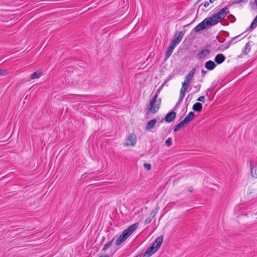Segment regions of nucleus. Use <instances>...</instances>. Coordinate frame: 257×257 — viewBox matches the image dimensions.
Masks as SVG:
<instances>
[{
	"mask_svg": "<svg viewBox=\"0 0 257 257\" xmlns=\"http://www.w3.org/2000/svg\"><path fill=\"white\" fill-rule=\"evenodd\" d=\"M138 226V223H135L123 230L115 240V244L117 246L120 245L137 228Z\"/></svg>",
	"mask_w": 257,
	"mask_h": 257,
	"instance_id": "nucleus-1",
	"label": "nucleus"
},
{
	"mask_svg": "<svg viewBox=\"0 0 257 257\" xmlns=\"http://www.w3.org/2000/svg\"><path fill=\"white\" fill-rule=\"evenodd\" d=\"M157 97L158 95L156 93L150 101L147 107L149 111L151 112L152 113H155L160 108L161 99L160 98L157 99Z\"/></svg>",
	"mask_w": 257,
	"mask_h": 257,
	"instance_id": "nucleus-2",
	"label": "nucleus"
},
{
	"mask_svg": "<svg viewBox=\"0 0 257 257\" xmlns=\"http://www.w3.org/2000/svg\"><path fill=\"white\" fill-rule=\"evenodd\" d=\"M183 36V31L176 32L171 40L170 44L176 47L181 42Z\"/></svg>",
	"mask_w": 257,
	"mask_h": 257,
	"instance_id": "nucleus-3",
	"label": "nucleus"
},
{
	"mask_svg": "<svg viewBox=\"0 0 257 257\" xmlns=\"http://www.w3.org/2000/svg\"><path fill=\"white\" fill-rule=\"evenodd\" d=\"M205 21L208 27L214 26L221 21L220 19L215 14L212 16L205 19Z\"/></svg>",
	"mask_w": 257,
	"mask_h": 257,
	"instance_id": "nucleus-4",
	"label": "nucleus"
},
{
	"mask_svg": "<svg viewBox=\"0 0 257 257\" xmlns=\"http://www.w3.org/2000/svg\"><path fill=\"white\" fill-rule=\"evenodd\" d=\"M137 142V137L135 134H130L126 140V142L124 143V146L125 147L135 146Z\"/></svg>",
	"mask_w": 257,
	"mask_h": 257,
	"instance_id": "nucleus-5",
	"label": "nucleus"
},
{
	"mask_svg": "<svg viewBox=\"0 0 257 257\" xmlns=\"http://www.w3.org/2000/svg\"><path fill=\"white\" fill-rule=\"evenodd\" d=\"M228 13V9L227 7H224V8L220 10L217 13L215 14L220 19V21H221Z\"/></svg>",
	"mask_w": 257,
	"mask_h": 257,
	"instance_id": "nucleus-6",
	"label": "nucleus"
},
{
	"mask_svg": "<svg viewBox=\"0 0 257 257\" xmlns=\"http://www.w3.org/2000/svg\"><path fill=\"white\" fill-rule=\"evenodd\" d=\"M208 28L206 23L205 22V19L198 24L193 30L195 32H198L200 31L203 30Z\"/></svg>",
	"mask_w": 257,
	"mask_h": 257,
	"instance_id": "nucleus-7",
	"label": "nucleus"
},
{
	"mask_svg": "<svg viewBox=\"0 0 257 257\" xmlns=\"http://www.w3.org/2000/svg\"><path fill=\"white\" fill-rule=\"evenodd\" d=\"M250 173L252 177L257 178V168L255 167L254 161L250 160L249 162Z\"/></svg>",
	"mask_w": 257,
	"mask_h": 257,
	"instance_id": "nucleus-8",
	"label": "nucleus"
},
{
	"mask_svg": "<svg viewBox=\"0 0 257 257\" xmlns=\"http://www.w3.org/2000/svg\"><path fill=\"white\" fill-rule=\"evenodd\" d=\"M189 84H187V83H182V86L180 90V95H179V101H182L185 96V92Z\"/></svg>",
	"mask_w": 257,
	"mask_h": 257,
	"instance_id": "nucleus-9",
	"label": "nucleus"
},
{
	"mask_svg": "<svg viewBox=\"0 0 257 257\" xmlns=\"http://www.w3.org/2000/svg\"><path fill=\"white\" fill-rule=\"evenodd\" d=\"M195 114L193 111H190L184 118V119L182 120L183 123L186 124L189 123L191 122L194 118Z\"/></svg>",
	"mask_w": 257,
	"mask_h": 257,
	"instance_id": "nucleus-10",
	"label": "nucleus"
},
{
	"mask_svg": "<svg viewBox=\"0 0 257 257\" xmlns=\"http://www.w3.org/2000/svg\"><path fill=\"white\" fill-rule=\"evenodd\" d=\"M196 72V69H192L190 72L187 75V76L185 78V80L183 82L187 83V84H189L191 79H192L194 74Z\"/></svg>",
	"mask_w": 257,
	"mask_h": 257,
	"instance_id": "nucleus-11",
	"label": "nucleus"
},
{
	"mask_svg": "<svg viewBox=\"0 0 257 257\" xmlns=\"http://www.w3.org/2000/svg\"><path fill=\"white\" fill-rule=\"evenodd\" d=\"M176 115V113L174 111L169 112L166 115L165 120L167 122H171L175 119Z\"/></svg>",
	"mask_w": 257,
	"mask_h": 257,
	"instance_id": "nucleus-12",
	"label": "nucleus"
},
{
	"mask_svg": "<svg viewBox=\"0 0 257 257\" xmlns=\"http://www.w3.org/2000/svg\"><path fill=\"white\" fill-rule=\"evenodd\" d=\"M157 251L154 246H151L143 254V257H150Z\"/></svg>",
	"mask_w": 257,
	"mask_h": 257,
	"instance_id": "nucleus-13",
	"label": "nucleus"
},
{
	"mask_svg": "<svg viewBox=\"0 0 257 257\" xmlns=\"http://www.w3.org/2000/svg\"><path fill=\"white\" fill-rule=\"evenodd\" d=\"M210 54V51L208 49H204L201 50L200 52H198L197 54L196 57L197 58L201 60L204 57H206Z\"/></svg>",
	"mask_w": 257,
	"mask_h": 257,
	"instance_id": "nucleus-14",
	"label": "nucleus"
},
{
	"mask_svg": "<svg viewBox=\"0 0 257 257\" xmlns=\"http://www.w3.org/2000/svg\"><path fill=\"white\" fill-rule=\"evenodd\" d=\"M163 237L162 236L158 237L151 246H154L155 249L158 250L163 242Z\"/></svg>",
	"mask_w": 257,
	"mask_h": 257,
	"instance_id": "nucleus-15",
	"label": "nucleus"
},
{
	"mask_svg": "<svg viewBox=\"0 0 257 257\" xmlns=\"http://www.w3.org/2000/svg\"><path fill=\"white\" fill-rule=\"evenodd\" d=\"M225 60V57L222 54H217L214 58V61L218 65L222 63Z\"/></svg>",
	"mask_w": 257,
	"mask_h": 257,
	"instance_id": "nucleus-16",
	"label": "nucleus"
},
{
	"mask_svg": "<svg viewBox=\"0 0 257 257\" xmlns=\"http://www.w3.org/2000/svg\"><path fill=\"white\" fill-rule=\"evenodd\" d=\"M251 49V46L249 42L246 44L245 48L242 50L241 54L238 56L239 58H242L243 56L248 54Z\"/></svg>",
	"mask_w": 257,
	"mask_h": 257,
	"instance_id": "nucleus-17",
	"label": "nucleus"
},
{
	"mask_svg": "<svg viewBox=\"0 0 257 257\" xmlns=\"http://www.w3.org/2000/svg\"><path fill=\"white\" fill-rule=\"evenodd\" d=\"M216 66V65L215 62L211 60L207 61L205 63V68L209 71L213 70L215 68Z\"/></svg>",
	"mask_w": 257,
	"mask_h": 257,
	"instance_id": "nucleus-18",
	"label": "nucleus"
},
{
	"mask_svg": "<svg viewBox=\"0 0 257 257\" xmlns=\"http://www.w3.org/2000/svg\"><path fill=\"white\" fill-rule=\"evenodd\" d=\"M175 48V46L170 44V45H169V47H168L167 50L165 53V57H166V59L169 58L170 57V56L171 55V54L173 51V50Z\"/></svg>",
	"mask_w": 257,
	"mask_h": 257,
	"instance_id": "nucleus-19",
	"label": "nucleus"
},
{
	"mask_svg": "<svg viewBox=\"0 0 257 257\" xmlns=\"http://www.w3.org/2000/svg\"><path fill=\"white\" fill-rule=\"evenodd\" d=\"M156 123V120L155 119H153L149 121L147 123L146 129L150 130L154 128L155 124Z\"/></svg>",
	"mask_w": 257,
	"mask_h": 257,
	"instance_id": "nucleus-20",
	"label": "nucleus"
},
{
	"mask_svg": "<svg viewBox=\"0 0 257 257\" xmlns=\"http://www.w3.org/2000/svg\"><path fill=\"white\" fill-rule=\"evenodd\" d=\"M192 109L196 112H200L202 109V105L200 102H196L193 105Z\"/></svg>",
	"mask_w": 257,
	"mask_h": 257,
	"instance_id": "nucleus-21",
	"label": "nucleus"
},
{
	"mask_svg": "<svg viewBox=\"0 0 257 257\" xmlns=\"http://www.w3.org/2000/svg\"><path fill=\"white\" fill-rule=\"evenodd\" d=\"M240 35H238L237 36L234 37L232 38L230 41H227L226 42L224 45H222L221 46V47H223L224 49H227L228 48L229 46L231 45L233 41H234L235 39H236L237 37H238Z\"/></svg>",
	"mask_w": 257,
	"mask_h": 257,
	"instance_id": "nucleus-22",
	"label": "nucleus"
},
{
	"mask_svg": "<svg viewBox=\"0 0 257 257\" xmlns=\"http://www.w3.org/2000/svg\"><path fill=\"white\" fill-rule=\"evenodd\" d=\"M42 74V71L41 70H38L36 71L34 73L31 74V78L32 79H34L36 78H38L40 77Z\"/></svg>",
	"mask_w": 257,
	"mask_h": 257,
	"instance_id": "nucleus-23",
	"label": "nucleus"
},
{
	"mask_svg": "<svg viewBox=\"0 0 257 257\" xmlns=\"http://www.w3.org/2000/svg\"><path fill=\"white\" fill-rule=\"evenodd\" d=\"M184 125L185 124L183 123V122L181 121L178 124L175 125L174 127V132H177L180 130L182 127H183Z\"/></svg>",
	"mask_w": 257,
	"mask_h": 257,
	"instance_id": "nucleus-24",
	"label": "nucleus"
},
{
	"mask_svg": "<svg viewBox=\"0 0 257 257\" xmlns=\"http://www.w3.org/2000/svg\"><path fill=\"white\" fill-rule=\"evenodd\" d=\"M113 239H111L110 241H108L107 243L103 245L102 251H105L112 244L113 241Z\"/></svg>",
	"mask_w": 257,
	"mask_h": 257,
	"instance_id": "nucleus-25",
	"label": "nucleus"
},
{
	"mask_svg": "<svg viewBox=\"0 0 257 257\" xmlns=\"http://www.w3.org/2000/svg\"><path fill=\"white\" fill-rule=\"evenodd\" d=\"M159 207H156L150 213V216L151 217H152V218H153L156 214H157V213L158 212V211H159Z\"/></svg>",
	"mask_w": 257,
	"mask_h": 257,
	"instance_id": "nucleus-26",
	"label": "nucleus"
},
{
	"mask_svg": "<svg viewBox=\"0 0 257 257\" xmlns=\"http://www.w3.org/2000/svg\"><path fill=\"white\" fill-rule=\"evenodd\" d=\"M213 2H214V1H209V2L206 1L204 3L201 4L199 6V8H201L202 7L206 8L210 5V4H212Z\"/></svg>",
	"mask_w": 257,
	"mask_h": 257,
	"instance_id": "nucleus-27",
	"label": "nucleus"
},
{
	"mask_svg": "<svg viewBox=\"0 0 257 257\" xmlns=\"http://www.w3.org/2000/svg\"><path fill=\"white\" fill-rule=\"evenodd\" d=\"M250 6L252 8V9L255 10L257 9V1H250Z\"/></svg>",
	"mask_w": 257,
	"mask_h": 257,
	"instance_id": "nucleus-28",
	"label": "nucleus"
},
{
	"mask_svg": "<svg viewBox=\"0 0 257 257\" xmlns=\"http://www.w3.org/2000/svg\"><path fill=\"white\" fill-rule=\"evenodd\" d=\"M172 145V139L171 138H168L165 142L166 146L169 147Z\"/></svg>",
	"mask_w": 257,
	"mask_h": 257,
	"instance_id": "nucleus-29",
	"label": "nucleus"
},
{
	"mask_svg": "<svg viewBox=\"0 0 257 257\" xmlns=\"http://www.w3.org/2000/svg\"><path fill=\"white\" fill-rule=\"evenodd\" d=\"M8 70L4 69L0 70V76H5L8 74Z\"/></svg>",
	"mask_w": 257,
	"mask_h": 257,
	"instance_id": "nucleus-30",
	"label": "nucleus"
},
{
	"mask_svg": "<svg viewBox=\"0 0 257 257\" xmlns=\"http://www.w3.org/2000/svg\"><path fill=\"white\" fill-rule=\"evenodd\" d=\"M152 219L153 218L150 216L148 217L144 221L145 224H148L150 223L152 221Z\"/></svg>",
	"mask_w": 257,
	"mask_h": 257,
	"instance_id": "nucleus-31",
	"label": "nucleus"
},
{
	"mask_svg": "<svg viewBox=\"0 0 257 257\" xmlns=\"http://www.w3.org/2000/svg\"><path fill=\"white\" fill-rule=\"evenodd\" d=\"M144 167L145 168L147 169L148 170H150L151 168V166L150 164L144 163Z\"/></svg>",
	"mask_w": 257,
	"mask_h": 257,
	"instance_id": "nucleus-32",
	"label": "nucleus"
},
{
	"mask_svg": "<svg viewBox=\"0 0 257 257\" xmlns=\"http://www.w3.org/2000/svg\"><path fill=\"white\" fill-rule=\"evenodd\" d=\"M197 101L204 102L205 101V97L204 96H201L199 97L197 99Z\"/></svg>",
	"mask_w": 257,
	"mask_h": 257,
	"instance_id": "nucleus-33",
	"label": "nucleus"
},
{
	"mask_svg": "<svg viewBox=\"0 0 257 257\" xmlns=\"http://www.w3.org/2000/svg\"><path fill=\"white\" fill-rule=\"evenodd\" d=\"M201 75L202 76H204L206 73H207V71L206 70H204L203 69H202L201 70Z\"/></svg>",
	"mask_w": 257,
	"mask_h": 257,
	"instance_id": "nucleus-34",
	"label": "nucleus"
},
{
	"mask_svg": "<svg viewBox=\"0 0 257 257\" xmlns=\"http://www.w3.org/2000/svg\"><path fill=\"white\" fill-rule=\"evenodd\" d=\"M188 190L189 192H192L193 191V188L191 186V187H189L188 188Z\"/></svg>",
	"mask_w": 257,
	"mask_h": 257,
	"instance_id": "nucleus-35",
	"label": "nucleus"
},
{
	"mask_svg": "<svg viewBox=\"0 0 257 257\" xmlns=\"http://www.w3.org/2000/svg\"><path fill=\"white\" fill-rule=\"evenodd\" d=\"M99 257H109V256L108 254H105L104 256L101 255V256H100Z\"/></svg>",
	"mask_w": 257,
	"mask_h": 257,
	"instance_id": "nucleus-36",
	"label": "nucleus"
},
{
	"mask_svg": "<svg viewBox=\"0 0 257 257\" xmlns=\"http://www.w3.org/2000/svg\"><path fill=\"white\" fill-rule=\"evenodd\" d=\"M242 2H243V1H235V2H234V3H236V4H239L240 3Z\"/></svg>",
	"mask_w": 257,
	"mask_h": 257,
	"instance_id": "nucleus-37",
	"label": "nucleus"
},
{
	"mask_svg": "<svg viewBox=\"0 0 257 257\" xmlns=\"http://www.w3.org/2000/svg\"><path fill=\"white\" fill-rule=\"evenodd\" d=\"M142 256L143 255L140 253L138 254L136 257H142Z\"/></svg>",
	"mask_w": 257,
	"mask_h": 257,
	"instance_id": "nucleus-38",
	"label": "nucleus"
}]
</instances>
